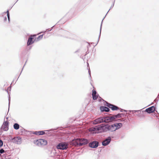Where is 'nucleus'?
<instances>
[{"label": "nucleus", "instance_id": "obj_19", "mask_svg": "<svg viewBox=\"0 0 159 159\" xmlns=\"http://www.w3.org/2000/svg\"><path fill=\"white\" fill-rule=\"evenodd\" d=\"M38 135H43L44 134V132L43 131H38Z\"/></svg>", "mask_w": 159, "mask_h": 159}, {"label": "nucleus", "instance_id": "obj_33", "mask_svg": "<svg viewBox=\"0 0 159 159\" xmlns=\"http://www.w3.org/2000/svg\"><path fill=\"white\" fill-rule=\"evenodd\" d=\"M135 111V112L136 111Z\"/></svg>", "mask_w": 159, "mask_h": 159}, {"label": "nucleus", "instance_id": "obj_32", "mask_svg": "<svg viewBox=\"0 0 159 159\" xmlns=\"http://www.w3.org/2000/svg\"><path fill=\"white\" fill-rule=\"evenodd\" d=\"M33 36H35V35H33Z\"/></svg>", "mask_w": 159, "mask_h": 159}, {"label": "nucleus", "instance_id": "obj_8", "mask_svg": "<svg viewBox=\"0 0 159 159\" xmlns=\"http://www.w3.org/2000/svg\"><path fill=\"white\" fill-rule=\"evenodd\" d=\"M89 146L92 148H95L98 147V143L97 141H93L89 143Z\"/></svg>", "mask_w": 159, "mask_h": 159}, {"label": "nucleus", "instance_id": "obj_17", "mask_svg": "<svg viewBox=\"0 0 159 159\" xmlns=\"http://www.w3.org/2000/svg\"><path fill=\"white\" fill-rule=\"evenodd\" d=\"M118 109V107H117L113 105V107L111 109L112 110L114 111V110H117Z\"/></svg>", "mask_w": 159, "mask_h": 159}, {"label": "nucleus", "instance_id": "obj_25", "mask_svg": "<svg viewBox=\"0 0 159 159\" xmlns=\"http://www.w3.org/2000/svg\"><path fill=\"white\" fill-rule=\"evenodd\" d=\"M34 134L36 135H38V133L37 131L35 132Z\"/></svg>", "mask_w": 159, "mask_h": 159}, {"label": "nucleus", "instance_id": "obj_26", "mask_svg": "<svg viewBox=\"0 0 159 159\" xmlns=\"http://www.w3.org/2000/svg\"><path fill=\"white\" fill-rule=\"evenodd\" d=\"M6 12H7V15H8V14H9L8 10H7V11Z\"/></svg>", "mask_w": 159, "mask_h": 159}, {"label": "nucleus", "instance_id": "obj_30", "mask_svg": "<svg viewBox=\"0 0 159 159\" xmlns=\"http://www.w3.org/2000/svg\"><path fill=\"white\" fill-rule=\"evenodd\" d=\"M157 97L159 98V94L158 95Z\"/></svg>", "mask_w": 159, "mask_h": 159}, {"label": "nucleus", "instance_id": "obj_12", "mask_svg": "<svg viewBox=\"0 0 159 159\" xmlns=\"http://www.w3.org/2000/svg\"><path fill=\"white\" fill-rule=\"evenodd\" d=\"M113 125L115 130L120 128L122 126V124L121 123H115Z\"/></svg>", "mask_w": 159, "mask_h": 159}, {"label": "nucleus", "instance_id": "obj_13", "mask_svg": "<svg viewBox=\"0 0 159 159\" xmlns=\"http://www.w3.org/2000/svg\"><path fill=\"white\" fill-rule=\"evenodd\" d=\"M100 109L102 111L107 112L109 111V108L106 107H100Z\"/></svg>", "mask_w": 159, "mask_h": 159}, {"label": "nucleus", "instance_id": "obj_4", "mask_svg": "<svg viewBox=\"0 0 159 159\" xmlns=\"http://www.w3.org/2000/svg\"><path fill=\"white\" fill-rule=\"evenodd\" d=\"M68 144L66 143L62 142L59 143L57 146L58 149L64 150L68 148Z\"/></svg>", "mask_w": 159, "mask_h": 159}, {"label": "nucleus", "instance_id": "obj_7", "mask_svg": "<svg viewBox=\"0 0 159 159\" xmlns=\"http://www.w3.org/2000/svg\"><path fill=\"white\" fill-rule=\"evenodd\" d=\"M8 129V122H4L1 127V130L4 131H7Z\"/></svg>", "mask_w": 159, "mask_h": 159}, {"label": "nucleus", "instance_id": "obj_31", "mask_svg": "<svg viewBox=\"0 0 159 159\" xmlns=\"http://www.w3.org/2000/svg\"><path fill=\"white\" fill-rule=\"evenodd\" d=\"M6 19H7V18H6H6H5V19L6 20Z\"/></svg>", "mask_w": 159, "mask_h": 159}, {"label": "nucleus", "instance_id": "obj_27", "mask_svg": "<svg viewBox=\"0 0 159 159\" xmlns=\"http://www.w3.org/2000/svg\"><path fill=\"white\" fill-rule=\"evenodd\" d=\"M90 72V70H89V74L90 76L91 77Z\"/></svg>", "mask_w": 159, "mask_h": 159}, {"label": "nucleus", "instance_id": "obj_28", "mask_svg": "<svg viewBox=\"0 0 159 159\" xmlns=\"http://www.w3.org/2000/svg\"><path fill=\"white\" fill-rule=\"evenodd\" d=\"M45 32V31H44V32H40V33H39L38 34H40V33H42Z\"/></svg>", "mask_w": 159, "mask_h": 159}, {"label": "nucleus", "instance_id": "obj_15", "mask_svg": "<svg viewBox=\"0 0 159 159\" xmlns=\"http://www.w3.org/2000/svg\"><path fill=\"white\" fill-rule=\"evenodd\" d=\"M93 98V100H96L97 98V96L96 95V91L93 90L92 94Z\"/></svg>", "mask_w": 159, "mask_h": 159}, {"label": "nucleus", "instance_id": "obj_23", "mask_svg": "<svg viewBox=\"0 0 159 159\" xmlns=\"http://www.w3.org/2000/svg\"><path fill=\"white\" fill-rule=\"evenodd\" d=\"M102 23H101V25L100 27V34L99 36V38H100V35H101V29H102Z\"/></svg>", "mask_w": 159, "mask_h": 159}, {"label": "nucleus", "instance_id": "obj_1", "mask_svg": "<svg viewBox=\"0 0 159 159\" xmlns=\"http://www.w3.org/2000/svg\"><path fill=\"white\" fill-rule=\"evenodd\" d=\"M88 143V141L85 139H76L72 140L70 143L72 145L80 146Z\"/></svg>", "mask_w": 159, "mask_h": 159}, {"label": "nucleus", "instance_id": "obj_11", "mask_svg": "<svg viewBox=\"0 0 159 159\" xmlns=\"http://www.w3.org/2000/svg\"><path fill=\"white\" fill-rule=\"evenodd\" d=\"M155 108L154 106H152L146 109L145 111L148 113H150L153 112L155 110Z\"/></svg>", "mask_w": 159, "mask_h": 159}, {"label": "nucleus", "instance_id": "obj_3", "mask_svg": "<svg viewBox=\"0 0 159 159\" xmlns=\"http://www.w3.org/2000/svg\"><path fill=\"white\" fill-rule=\"evenodd\" d=\"M101 129L105 131H110L112 132L116 131L113 124L111 125H106L98 128V130Z\"/></svg>", "mask_w": 159, "mask_h": 159}, {"label": "nucleus", "instance_id": "obj_9", "mask_svg": "<svg viewBox=\"0 0 159 159\" xmlns=\"http://www.w3.org/2000/svg\"><path fill=\"white\" fill-rule=\"evenodd\" d=\"M103 122H104V118L100 117L94 120L93 122V123L96 124Z\"/></svg>", "mask_w": 159, "mask_h": 159}, {"label": "nucleus", "instance_id": "obj_22", "mask_svg": "<svg viewBox=\"0 0 159 159\" xmlns=\"http://www.w3.org/2000/svg\"><path fill=\"white\" fill-rule=\"evenodd\" d=\"M3 143L2 141L1 140H0V147L2 146L3 145Z\"/></svg>", "mask_w": 159, "mask_h": 159}, {"label": "nucleus", "instance_id": "obj_6", "mask_svg": "<svg viewBox=\"0 0 159 159\" xmlns=\"http://www.w3.org/2000/svg\"><path fill=\"white\" fill-rule=\"evenodd\" d=\"M12 142L17 144H20L22 143L21 139L19 137L14 138L12 139Z\"/></svg>", "mask_w": 159, "mask_h": 159}, {"label": "nucleus", "instance_id": "obj_18", "mask_svg": "<svg viewBox=\"0 0 159 159\" xmlns=\"http://www.w3.org/2000/svg\"><path fill=\"white\" fill-rule=\"evenodd\" d=\"M43 35H41L39 36L38 38L36 39V41H39L40 39H41L43 37Z\"/></svg>", "mask_w": 159, "mask_h": 159}, {"label": "nucleus", "instance_id": "obj_10", "mask_svg": "<svg viewBox=\"0 0 159 159\" xmlns=\"http://www.w3.org/2000/svg\"><path fill=\"white\" fill-rule=\"evenodd\" d=\"M110 137H108L102 142V145L104 146H106L111 141Z\"/></svg>", "mask_w": 159, "mask_h": 159}, {"label": "nucleus", "instance_id": "obj_2", "mask_svg": "<svg viewBox=\"0 0 159 159\" xmlns=\"http://www.w3.org/2000/svg\"><path fill=\"white\" fill-rule=\"evenodd\" d=\"M122 114H118L116 115H113L104 117V122L108 123L115 120L116 119L121 117Z\"/></svg>", "mask_w": 159, "mask_h": 159}, {"label": "nucleus", "instance_id": "obj_16", "mask_svg": "<svg viewBox=\"0 0 159 159\" xmlns=\"http://www.w3.org/2000/svg\"><path fill=\"white\" fill-rule=\"evenodd\" d=\"M13 127L15 129L17 130L19 128V125L17 123H15L13 125Z\"/></svg>", "mask_w": 159, "mask_h": 159}, {"label": "nucleus", "instance_id": "obj_5", "mask_svg": "<svg viewBox=\"0 0 159 159\" xmlns=\"http://www.w3.org/2000/svg\"><path fill=\"white\" fill-rule=\"evenodd\" d=\"M35 143L39 146H44L47 144V141L44 139H40L36 141Z\"/></svg>", "mask_w": 159, "mask_h": 159}, {"label": "nucleus", "instance_id": "obj_20", "mask_svg": "<svg viewBox=\"0 0 159 159\" xmlns=\"http://www.w3.org/2000/svg\"><path fill=\"white\" fill-rule=\"evenodd\" d=\"M107 106L112 109V108L113 107V105L108 103H107Z\"/></svg>", "mask_w": 159, "mask_h": 159}, {"label": "nucleus", "instance_id": "obj_24", "mask_svg": "<svg viewBox=\"0 0 159 159\" xmlns=\"http://www.w3.org/2000/svg\"><path fill=\"white\" fill-rule=\"evenodd\" d=\"M8 19V22H9L10 21V15L9 14H8V15H7Z\"/></svg>", "mask_w": 159, "mask_h": 159}, {"label": "nucleus", "instance_id": "obj_29", "mask_svg": "<svg viewBox=\"0 0 159 159\" xmlns=\"http://www.w3.org/2000/svg\"><path fill=\"white\" fill-rule=\"evenodd\" d=\"M9 104H10V99H9Z\"/></svg>", "mask_w": 159, "mask_h": 159}, {"label": "nucleus", "instance_id": "obj_21", "mask_svg": "<svg viewBox=\"0 0 159 159\" xmlns=\"http://www.w3.org/2000/svg\"><path fill=\"white\" fill-rule=\"evenodd\" d=\"M4 150L3 149H0V153L2 154L4 152Z\"/></svg>", "mask_w": 159, "mask_h": 159}, {"label": "nucleus", "instance_id": "obj_14", "mask_svg": "<svg viewBox=\"0 0 159 159\" xmlns=\"http://www.w3.org/2000/svg\"><path fill=\"white\" fill-rule=\"evenodd\" d=\"M33 39V38L32 37H30L27 43L28 46H29L31 45L34 43V42L32 40Z\"/></svg>", "mask_w": 159, "mask_h": 159}]
</instances>
